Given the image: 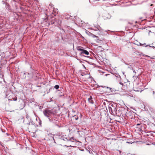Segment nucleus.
<instances>
[{
	"instance_id": "nucleus-2",
	"label": "nucleus",
	"mask_w": 155,
	"mask_h": 155,
	"mask_svg": "<svg viewBox=\"0 0 155 155\" xmlns=\"http://www.w3.org/2000/svg\"><path fill=\"white\" fill-rule=\"evenodd\" d=\"M78 50L81 51L80 54L81 55L84 56L85 55H87L89 54V52L87 51L79 48H77Z\"/></svg>"
},
{
	"instance_id": "nucleus-12",
	"label": "nucleus",
	"mask_w": 155,
	"mask_h": 155,
	"mask_svg": "<svg viewBox=\"0 0 155 155\" xmlns=\"http://www.w3.org/2000/svg\"><path fill=\"white\" fill-rule=\"evenodd\" d=\"M8 94H6V96H8Z\"/></svg>"
},
{
	"instance_id": "nucleus-19",
	"label": "nucleus",
	"mask_w": 155,
	"mask_h": 155,
	"mask_svg": "<svg viewBox=\"0 0 155 155\" xmlns=\"http://www.w3.org/2000/svg\"><path fill=\"white\" fill-rule=\"evenodd\" d=\"M8 91H9V92H10V90H8Z\"/></svg>"
},
{
	"instance_id": "nucleus-18",
	"label": "nucleus",
	"mask_w": 155,
	"mask_h": 155,
	"mask_svg": "<svg viewBox=\"0 0 155 155\" xmlns=\"http://www.w3.org/2000/svg\"><path fill=\"white\" fill-rule=\"evenodd\" d=\"M151 108V109H152V110H153V108Z\"/></svg>"
},
{
	"instance_id": "nucleus-9",
	"label": "nucleus",
	"mask_w": 155,
	"mask_h": 155,
	"mask_svg": "<svg viewBox=\"0 0 155 155\" xmlns=\"http://www.w3.org/2000/svg\"><path fill=\"white\" fill-rule=\"evenodd\" d=\"M153 96L154 97H155V91H153Z\"/></svg>"
},
{
	"instance_id": "nucleus-3",
	"label": "nucleus",
	"mask_w": 155,
	"mask_h": 155,
	"mask_svg": "<svg viewBox=\"0 0 155 155\" xmlns=\"http://www.w3.org/2000/svg\"><path fill=\"white\" fill-rule=\"evenodd\" d=\"M88 100L89 102L90 103L93 104L94 103L93 101L92 100V97L90 96V97L88 98Z\"/></svg>"
},
{
	"instance_id": "nucleus-7",
	"label": "nucleus",
	"mask_w": 155,
	"mask_h": 155,
	"mask_svg": "<svg viewBox=\"0 0 155 155\" xmlns=\"http://www.w3.org/2000/svg\"><path fill=\"white\" fill-rule=\"evenodd\" d=\"M143 46H145L146 47H147L148 46V45H146V44L145 43H144V44H143Z\"/></svg>"
},
{
	"instance_id": "nucleus-11",
	"label": "nucleus",
	"mask_w": 155,
	"mask_h": 155,
	"mask_svg": "<svg viewBox=\"0 0 155 155\" xmlns=\"http://www.w3.org/2000/svg\"><path fill=\"white\" fill-rule=\"evenodd\" d=\"M97 36H96L94 35H93V37H97Z\"/></svg>"
},
{
	"instance_id": "nucleus-13",
	"label": "nucleus",
	"mask_w": 155,
	"mask_h": 155,
	"mask_svg": "<svg viewBox=\"0 0 155 155\" xmlns=\"http://www.w3.org/2000/svg\"><path fill=\"white\" fill-rule=\"evenodd\" d=\"M153 5V4H151L150 5L151 6H152Z\"/></svg>"
},
{
	"instance_id": "nucleus-17",
	"label": "nucleus",
	"mask_w": 155,
	"mask_h": 155,
	"mask_svg": "<svg viewBox=\"0 0 155 155\" xmlns=\"http://www.w3.org/2000/svg\"><path fill=\"white\" fill-rule=\"evenodd\" d=\"M135 91H137V90L136 91V90H135Z\"/></svg>"
},
{
	"instance_id": "nucleus-5",
	"label": "nucleus",
	"mask_w": 155,
	"mask_h": 155,
	"mask_svg": "<svg viewBox=\"0 0 155 155\" xmlns=\"http://www.w3.org/2000/svg\"><path fill=\"white\" fill-rule=\"evenodd\" d=\"M59 87V86L58 85H56L54 87V88H55L56 89H58Z\"/></svg>"
},
{
	"instance_id": "nucleus-6",
	"label": "nucleus",
	"mask_w": 155,
	"mask_h": 155,
	"mask_svg": "<svg viewBox=\"0 0 155 155\" xmlns=\"http://www.w3.org/2000/svg\"><path fill=\"white\" fill-rule=\"evenodd\" d=\"M12 99L14 101H16L17 100V97H16L15 98H12Z\"/></svg>"
},
{
	"instance_id": "nucleus-15",
	"label": "nucleus",
	"mask_w": 155,
	"mask_h": 155,
	"mask_svg": "<svg viewBox=\"0 0 155 155\" xmlns=\"http://www.w3.org/2000/svg\"><path fill=\"white\" fill-rule=\"evenodd\" d=\"M120 84H122V85H123V84H122V83H120Z\"/></svg>"
},
{
	"instance_id": "nucleus-20",
	"label": "nucleus",
	"mask_w": 155,
	"mask_h": 155,
	"mask_svg": "<svg viewBox=\"0 0 155 155\" xmlns=\"http://www.w3.org/2000/svg\"><path fill=\"white\" fill-rule=\"evenodd\" d=\"M150 110H151L150 109Z\"/></svg>"
},
{
	"instance_id": "nucleus-8",
	"label": "nucleus",
	"mask_w": 155,
	"mask_h": 155,
	"mask_svg": "<svg viewBox=\"0 0 155 155\" xmlns=\"http://www.w3.org/2000/svg\"><path fill=\"white\" fill-rule=\"evenodd\" d=\"M140 46H143V44H142L140 43Z\"/></svg>"
},
{
	"instance_id": "nucleus-1",
	"label": "nucleus",
	"mask_w": 155,
	"mask_h": 155,
	"mask_svg": "<svg viewBox=\"0 0 155 155\" xmlns=\"http://www.w3.org/2000/svg\"><path fill=\"white\" fill-rule=\"evenodd\" d=\"M44 115L46 117H48L51 116V115L53 114L54 113L52 110L48 109H46L43 111Z\"/></svg>"
},
{
	"instance_id": "nucleus-14",
	"label": "nucleus",
	"mask_w": 155,
	"mask_h": 155,
	"mask_svg": "<svg viewBox=\"0 0 155 155\" xmlns=\"http://www.w3.org/2000/svg\"><path fill=\"white\" fill-rule=\"evenodd\" d=\"M149 32H151V31H149Z\"/></svg>"
},
{
	"instance_id": "nucleus-10",
	"label": "nucleus",
	"mask_w": 155,
	"mask_h": 155,
	"mask_svg": "<svg viewBox=\"0 0 155 155\" xmlns=\"http://www.w3.org/2000/svg\"><path fill=\"white\" fill-rule=\"evenodd\" d=\"M28 118H29V116L28 115H26V118L27 119H28Z\"/></svg>"
},
{
	"instance_id": "nucleus-4",
	"label": "nucleus",
	"mask_w": 155,
	"mask_h": 155,
	"mask_svg": "<svg viewBox=\"0 0 155 155\" xmlns=\"http://www.w3.org/2000/svg\"><path fill=\"white\" fill-rule=\"evenodd\" d=\"M74 119L75 120H77L78 118V117L77 116H74Z\"/></svg>"
},
{
	"instance_id": "nucleus-16",
	"label": "nucleus",
	"mask_w": 155,
	"mask_h": 155,
	"mask_svg": "<svg viewBox=\"0 0 155 155\" xmlns=\"http://www.w3.org/2000/svg\"><path fill=\"white\" fill-rule=\"evenodd\" d=\"M137 125H139V124H137Z\"/></svg>"
}]
</instances>
